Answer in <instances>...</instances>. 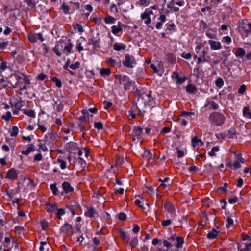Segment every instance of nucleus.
Listing matches in <instances>:
<instances>
[{
  "label": "nucleus",
  "instance_id": "obj_7",
  "mask_svg": "<svg viewBox=\"0 0 251 251\" xmlns=\"http://www.w3.org/2000/svg\"><path fill=\"white\" fill-rule=\"evenodd\" d=\"M60 232L67 236H71L74 234V228L71 224L65 223L60 227Z\"/></svg>",
  "mask_w": 251,
  "mask_h": 251
},
{
  "label": "nucleus",
  "instance_id": "obj_42",
  "mask_svg": "<svg viewBox=\"0 0 251 251\" xmlns=\"http://www.w3.org/2000/svg\"><path fill=\"white\" fill-rule=\"evenodd\" d=\"M151 0H138L137 4L141 7L148 6Z\"/></svg>",
  "mask_w": 251,
  "mask_h": 251
},
{
  "label": "nucleus",
  "instance_id": "obj_55",
  "mask_svg": "<svg viewBox=\"0 0 251 251\" xmlns=\"http://www.w3.org/2000/svg\"><path fill=\"white\" fill-rule=\"evenodd\" d=\"M234 153L236 155V159L238 160L240 164H244L246 162V160L243 158L240 153L238 152L237 153L236 152H234Z\"/></svg>",
  "mask_w": 251,
  "mask_h": 251
},
{
  "label": "nucleus",
  "instance_id": "obj_32",
  "mask_svg": "<svg viewBox=\"0 0 251 251\" xmlns=\"http://www.w3.org/2000/svg\"><path fill=\"white\" fill-rule=\"evenodd\" d=\"M96 213V210L93 207H89L87 208V210L84 212V215L86 217L91 218L93 217Z\"/></svg>",
  "mask_w": 251,
  "mask_h": 251
},
{
  "label": "nucleus",
  "instance_id": "obj_10",
  "mask_svg": "<svg viewBox=\"0 0 251 251\" xmlns=\"http://www.w3.org/2000/svg\"><path fill=\"white\" fill-rule=\"evenodd\" d=\"M203 45L201 43H198L197 46L195 47V51L197 54H199V56L201 57L203 59H208L209 57H206L207 54V51L205 50L204 49L200 52V50L201 49H202Z\"/></svg>",
  "mask_w": 251,
  "mask_h": 251
},
{
  "label": "nucleus",
  "instance_id": "obj_24",
  "mask_svg": "<svg viewBox=\"0 0 251 251\" xmlns=\"http://www.w3.org/2000/svg\"><path fill=\"white\" fill-rule=\"evenodd\" d=\"M158 20L159 21L157 22L155 25V27L157 29H159L162 27L163 23L166 20V17L165 15L161 14Z\"/></svg>",
  "mask_w": 251,
  "mask_h": 251
},
{
  "label": "nucleus",
  "instance_id": "obj_48",
  "mask_svg": "<svg viewBox=\"0 0 251 251\" xmlns=\"http://www.w3.org/2000/svg\"><path fill=\"white\" fill-rule=\"evenodd\" d=\"M18 133H19L18 127L16 126H13L12 127V130L10 132V136L11 137H16L18 134Z\"/></svg>",
  "mask_w": 251,
  "mask_h": 251
},
{
  "label": "nucleus",
  "instance_id": "obj_18",
  "mask_svg": "<svg viewBox=\"0 0 251 251\" xmlns=\"http://www.w3.org/2000/svg\"><path fill=\"white\" fill-rule=\"evenodd\" d=\"M124 26V25L121 22H118L117 25H115L111 27L112 33L116 35L122 30Z\"/></svg>",
  "mask_w": 251,
  "mask_h": 251
},
{
  "label": "nucleus",
  "instance_id": "obj_34",
  "mask_svg": "<svg viewBox=\"0 0 251 251\" xmlns=\"http://www.w3.org/2000/svg\"><path fill=\"white\" fill-rule=\"evenodd\" d=\"M143 157L144 159L146 160L148 162H150L152 159V156L151 152L149 150H145Z\"/></svg>",
  "mask_w": 251,
  "mask_h": 251
},
{
  "label": "nucleus",
  "instance_id": "obj_58",
  "mask_svg": "<svg viewBox=\"0 0 251 251\" xmlns=\"http://www.w3.org/2000/svg\"><path fill=\"white\" fill-rule=\"evenodd\" d=\"M29 41L32 43H36L37 40L35 34H30L28 35Z\"/></svg>",
  "mask_w": 251,
  "mask_h": 251
},
{
  "label": "nucleus",
  "instance_id": "obj_9",
  "mask_svg": "<svg viewBox=\"0 0 251 251\" xmlns=\"http://www.w3.org/2000/svg\"><path fill=\"white\" fill-rule=\"evenodd\" d=\"M79 205L76 201H72L66 204V207L72 213L73 216L75 214V211L78 208Z\"/></svg>",
  "mask_w": 251,
  "mask_h": 251
},
{
  "label": "nucleus",
  "instance_id": "obj_22",
  "mask_svg": "<svg viewBox=\"0 0 251 251\" xmlns=\"http://www.w3.org/2000/svg\"><path fill=\"white\" fill-rule=\"evenodd\" d=\"M73 48V44L71 42V40L68 39V42L65 44L64 48V51H66L65 54L66 55H68L71 53V51Z\"/></svg>",
  "mask_w": 251,
  "mask_h": 251
},
{
  "label": "nucleus",
  "instance_id": "obj_1",
  "mask_svg": "<svg viewBox=\"0 0 251 251\" xmlns=\"http://www.w3.org/2000/svg\"><path fill=\"white\" fill-rule=\"evenodd\" d=\"M135 94L138 97V101L144 105H151L153 100L151 91L146 88L136 89Z\"/></svg>",
  "mask_w": 251,
  "mask_h": 251
},
{
  "label": "nucleus",
  "instance_id": "obj_4",
  "mask_svg": "<svg viewBox=\"0 0 251 251\" xmlns=\"http://www.w3.org/2000/svg\"><path fill=\"white\" fill-rule=\"evenodd\" d=\"M125 60L123 62V65L128 68H133L136 64L135 57L129 54L125 55Z\"/></svg>",
  "mask_w": 251,
  "mask_h": 251
},
{
  "label": "nucleus",
  "instance_id": "obj_33",
  "mask_svg": "<svg viewBox=\"0 0 251 251\" xmlns=\"http://www.w3.org/2000/svg\"><path fill=\"white\" fill-rule=\"evenodd\" d=\"M167 60L170 63L173 64L176 62V57L172 53H168L166 55Z\"/></svg>",
  "mask_w": 251,
  "mask_h": 251
},
{
  "label": "nucleus",
  "instance_id": "obj_6",
  "mask_svg": "<svg viewBox=\"0 0 251 251\" xmlns=\"http://www.w3.org/2000/svg\"><path fill=\"white\" fill-rule=\"evenodd\" d=\"M143 133V129L139 126H134L131 133V136L133 141H138L141 138Z\"/></svg>",
  "mask_w": 251,
  "mask_h": 251
},
{
  "label": "nucleus",
  "instance_id": "obj_54",
  "mask_svg": "<svg viewBox=\"0 0 251 251\" xmlns=\"http://www.w3.org/2000/svg\"><path fill=\"white\" fill-rule=\"evenodd\" d=\"M215 83L216 86L219 88H222L224 84L223 79L220 77L218 78L215 80Z\"/></svg>",
  "mask_w": 251,
  "mask_h": 251
},
{
  "label": "nucleus",
  "instance_id": "obj_41",
  "mask_svg": "<svg viewBox=\"0 0 251 251\" xmlns=\"http://www.w3.org/2000/svg\"><path fill=\"white\" fill-rule=\"evenodd\" d=\"M243 115L244 117L251 119V110H250L249 107L245 106L243 108Z\"/></svg>",
  "mask_w": 251,
  "mask_h": 251
},
{
  "label": "nucleus",
  "instance_id": "obj_21",
  "mask_svg": "<svg viewBox=\"0 0 251 251\" xmlns=\"http://www.w3.org/2000/svg\"><path fill=\"white\" fill-rule=\"evenodd\" d=\"M227 139H233L236 137V131L234 128L231 127L228 131H226Z\"/></svg>",
  "mask_w": 251,
  "mask_h": 251
},
{
  "label": "nucleus",
  "instance_id": "obj_63",
  "mask_svg": "<svg viewBox=\"0 0 251 251\" xmlns=\"http://www.w3.org/2000/svg\"><path fill=\"white\" fill-rule=\"evenodd\" d=\"M11 113L10 111H7L5 114L3 115L1 118L2 119L5 120L6 121H8L11 118Z\"/></svg>",
  "mask_w": 251,
  "mask_h": 251
},
{
  "label": "nucleus",
  "instance_id": "obj_19",
  "mask_svg": "<svg viewBox=\"0 0 251 251\" xmlns=\"http://www.w3.org/2000/svg\"><path fill=\"white\" fill-rule=\"evenodd\" d=\"M24 101L20 99L19 100H17L14 103H10V105L12 108L22 110V107L24 106Z\"/></svg>",
  "mask_w": 251,
  "mask_h": 251
},
{
  "label": "nucleus",
  "instance_id": "obj_60",
  "mask_svg": "<svg viewBox=\"0 0 251 251\" xmlns=\"http://www.w3.org/2000/svg\"><path fill=\"white\" fill-rule=\"evenodd\" d=\"M57 162L60 164V168L62 170L65 169L66 168V162L62 159L58 158Z\"/></svg>",
  "mask_w": 251,
  "mask_h": 251
},
{
  "label": "nucleus",
  "instance_id": "obj_39",
  "mask_svg": "<svg viewBox=\"0 0 251 251\" xmlns=\"http://www.w3.org/2000/svg\"><path fill=\"white\" fill-rule=\"evenodd\" d=\"M201 225H203V226H204L209 220L208 215L206 212H203L201 214Z\"/></svg>",
  "mask_w": 251,
  "mask_h": 251
},
{
  "label": "nucleus",
  "instance_id": "obj_26",
  "mask_svg": "<svg viewBox=\"0 0 251 251\" xmlns=\"http://www.w3.org/2000/svg\"><path fill=\"white\" fill-rule=\"evenodd\" d=\"M62 188L66 193H68L74 191V188L68 182H64L62 184Z\"/></svg>",
  "mask_w": 251,
  "mask_h": 251
},
{
  "label": "nucleus",
  "instance_id": "obj_17",
  "mask_svg": "<svg viewBox=\"0 0 251 251\" xmlns=\"http://www.w3.org/2000/svg\"><path fill=\"white\" fill-rule=\"evenodd\" d=\"M18 177L17 171L14 169L11 168L8 170L7 173L6 178L10 179H16Z\"/></svg>",
  "mask_w": 251,
  "mask_h": 251
},
{
  "label": "nucleus",
  "instance_id": "obj_49",
  "mask_svg": "<svg viewBox=\"0 0 251 251\" xmlns=\"http://www.w3.org/2000/svg\"><path fill=\"white\" fill-rule=\"evenodd\" d=\"M65 214V210L63 208H57V210H56V215L57 216V217L59 219H62V216H63Z\"/></svg>",
  "mask_w": 251,
  "mask_h": 251
},
{
  "label": "nucleus",
  "instance_id": "obj_27",
  "mask_svg": "<svg viewBox=\"0 0 251 251\" xmlns=\"http://www.w3.org/2000/svg\"><path fill=\"white\" fill-rule=\"evenodd\" d=\"M219 233V230H217V229L213 228L207 233V237L209 239H214L218 236Z\"/></svg>",
  "mask_w": 251,
  "mask_h": 251
},
{
  "label": "nucleus",
  "instance_id": "obj_44",
  "mask_svg": "<svg viewBox=\"0 0 251 251\" xmlns=\"http://www.w3.org/2000/svg\"><path fill=\"white\" fill-rule=\"evenodd\" d=\"M49 247V245L47 242H41L39 250L40 251H48Z\"/></svg>",
  "mask_w": 251,
  "mask_h": 251
},
{
  "label": "nucleus",
  "instance_id": "obj_56",
  "mask_svg": "<svg viewBox=\"0 0 251 251\" xmlns=\"http://www.w3.org/2000/svg\"><path fill=\"white\" fill-rule=\"evenodd\" d=\"M78 163L80 165L81 170H83L86 166V162L81 157L78 158Z\"/></svg>",
  "mask_w": 251,
  "mask_h": 251
},
{
  "label": "nucleus",
  "instance_id": "obj_53",
  "mask_svg": "<svg viewBox=\"0 0 251 251\" xmlns=\"http://www.w3.org/2000/svg\"><path fill=\"white\" fill-rule=\"evenodd\" d=\"M219 147L218 146H215L213 147L211 151L208 152V155L210 156H214L216 155L215 152L219 151Z\"/></svg>",
  "mask_w": 251,
  "mask_h": 251
},
{
  "label": "nucleus",
  "instance_id": "obj_12",
  "mask_svg": "<svg viewBox=\"0 0 251 251\" xmlns=\"http://www.w3.org/2000/svg\"><path fill=\"white\" fill-rule=\"evenodd\" d=\"M165 210L171 214H174L176 212L175 206L170 201H166L164 203Z\"/></svg>",
  "mask_w": 251,
  "mask_h": 251
},
{
  "label": "nucleus",
  "instance_id": "obj_29",
  "mask_svg": "<svg viewBox=\"0 0 251 251\" xmlns=\"http://www.w3.org/2000/svg\"><path fill=\"white\" fill-rule=\"evenodd\" d=\"M35 146L33 144H30L28 145V148L25 150L22 151L21 153L25 155H28L30 152L35 151Z\"/></svg>",
  "mask_w": 251,
  "mask_h": 251
},
{
  "label": "nucleus",
  "instance_id": "obj_37",
  "mask_svg": "<svg viewBox=\"0 0 251 251\" xmlns=\"http://www.w3.org/2000/svg\"><path fill=\"white\" fill-rule=\"evenodd\" d=\"M23 113L28 117L31 118H35L36 116V114L34 110L32 109H25L23 110Z\"/></svg>",
  "mask_w": 251,
  "mask_h": 251
},
{
  "label": "nucleus",
  "instance_id": "obj_14",
  "mask_svg": "<svg viewBox=\"0 0 251 251\" xmlns=\"http://www.w3.org/2000/svg\"><path fill=\"white\" fill-rule=\"evenodd\" d=\"M8 68L7 63L0 59V83L4 81V78L2 75V72Z\"/></svg>",
  "mask_w": 251,
  "mask_h": 251
},
{
  "label": "nucleus",
  "instance_id": "obj_43",
  "mask_svg": "<svg viewBox=\"0 0 251 251\" xmlns=\"http://www.w3.org/2000/svg\"><path fill=\"white\" fill-rule=\"evenodd\" d=\"M110 70L108 68H101L100 71V75L101 76H108L110 74Z\"/></svg>",
  "mask_w": 251,
  "mask_h": 251
},
{
  "label": "nucleus",
  "instance_id": "obj_36",
  "mask_svg": "<svg viewBox=\"0 0 251 251\" xmlns=\"http://www.w3.org/2000/svg\"><path fill=\"white\" fill-rule=\"evenodd\" d=\"M206 35L209 38L216 39V32L212 29H208L206 32Z\"/></svg>",
  "mask_w": 251,
  "mask_h": 251
},
{
  "label": "nucleus",
  "instance_id": "obj_47",
  "mask_svg": "<svg viewBox=\"0 0 251 251\" xmlns=\"http://www.w3.org/2000/svg\"><path fill=\"white\" fill-rule=\"evenodd\" d=\"M235 54L236 56L242 57L245 54V51L243 48H239L237 49Z\"/></svg>",
  "mask_w": 251,
  "mask_h": 251
},
{
  "label": "nucleus",
  "instance_id": "obj_51",
  "mask_svg": "<svg viewBox=\"0 0 251 251\" xmlns=\"http://www.w3.org/2000/svg\"><path fill=\"white\" fill-rule=\"evenodd\" d=\"M105 61L110 66H114L116 65V61L111 57L106 58Z\"/></svg>",
  "mask_w": 251,
  "mask_h": 251
},
{
  "label": "nucleus",
  "instance_id": "obj_2",
  "mask_svg": "<svg viewBox=\"0 0 251 251\" xmlns=\"http://www.w3.org/2000/svg\"><path fill=\"white\" fill-rule=\"evenodd\" d=\"M184 243V238L178 236L176 234H174L170 237L168 238L167 240H164L163 244L164 247L168 249L173 247H175L178 249L182 247Z\"/></svg>",
  "mask_w": 251,
  "mask_h": 251
},
{
  "label": "nucleus",
  "instance_id": "obj_46",
  "mask_svg": "<svg viewBox=\"0 0 251 251\" xmlns=\"http://www.w3.org/2000/svg\"><path fill=\"white\" fill-rule=\"evenodd\" d=\"M174 3V0H172L167 5L168 8L172 9L175 12H177L179 10V8L176 7Z\"/></svg>",
  "mask_w": 251,
  "mask_h": 251
},
{
  "label": "nucleus",
  "instance_id": "obj_5",
  "mask_svg": "<svg viewBox=\"0 0 251 251\" xmlns=\"http://www.w3.org/2000/svg\"><path fill=\"white\" fill-rule=\"evenodd\" d=\"M44 142L50 148H52L55 144V135L53 132H49L45 135Z\"/></svg>",
  "mask_w": 251,
  "mask_h": 251
},
{
  "label": "nucleus",
  "instance_id": "obj_3",
  "mask_svg": "<svg viewBox=\"0 0 251 251\" xmlns=\"http://www.w3.org/2000/svg\"><path fill=\"white\" fill-rule=\"evenodd\" d=\"M209 120L211 124L216 126H220L225 122L226 117L221 113L213 112L210 114Z\"/></svg>",
  "mask_w": 251,
  "mask_h": 251
},
{
  "label": "nucleus",
  "instance_id": "obj_30",
  "mask_svg": "<svg viewBox=\"0 0 251 251\" xmlns=\"http://www.w3.org/2000/svg\"><path fill=\"white\" fill-rule=\"evenodd\" d=\"M66 149L69 151H74L75 150H77L78 148L76 147V144L74 142H70L67 143L66 145Z\"/></svg>",
  "mask_w": 251,
  "mask_h": 251
},
{
  "label": "nucleus",
  "instance_id": "obj_23",
  "mask_svg": "<svg viewBox=\"0 0 251 251\" xmlns=\"http://www.w3.org/2000/svg\"><path fill=\"white\" fill-rule=\"evenodd\" d=\"M126 45L123 43L116 42L113 45V49L116 51L124 50L126 49Z\"/></svg>",
  "mask_w": 251,
  "mask_h": 251
},
{
  "label": "nucleus",
  "instance_id": "obj_35",
  "mask_svg": "<svg viewBox=\"0 0 251 251\" xmlns=\"http://www.w3.org/2000/svg\"><path fill=\"white\" fill-rule=\"evenodd\" d=\"M60 9L62 10L64 14L68 15L71 13V12H70V7L65 2L63 3V4H62L60 7Z\"/></svg>",
  "mask_w": 251,
  "mask_h": 251
},
{
  "label": "nucleus",
  "instance_id": "obj_59",
  "mask_svg": "<svg viewBox=\"0 0 251 251\" xmlns=\"http://www.w3.org/2000/svg\"><path fill=\"white\" fill-rule=\"evenodd\" d=\"M215 136L218 139L226 140L227 139L226 138V132L223 133H220L216 134Z\"/></svg>",
  "mask_w": 251,
  "mask_h": 251
},
{
  "label": "nucleus",
  "instance_id": "obj_50",
  "mask_svg": "<svg viewBox=\"0 0 251 251\" xmlns=\"http://www.w3.org/2000/svg\"><path fill=\"white\" fill-rule=\"evenodd\" d=\"M47 145L46 144V143H40L38 145V151L40 152V151H43L46 152L48 151V149L47 147Z\"/></svg>",
  "mask_w": 251,
  "mask_h": 251
},
{
  "label": "nucleus",
  "instance_id": "obj_40",
  "mask_svg": "<svg viewBox=\"0 0 251 251\" xmlns=\"http://www.w3.org/2000/svg\"><path fill=\"white\" fill-rule=\"evenodd\" d=\"M197 90V87L195 86L192 85V84H189L186 88V92L190 94H192L196 92Z\"/></svg>",
  "mask_w": 251,
  "mask_h": 251
},
{
  "label": "nucleus",
  "instance_id": "obj_57",
  "mask_svg": "<svg viewBox=\"0 0 251 251\" xmlns=\"http://www.w3.org/2000/svg\"><path fill=\"white\" fill-rule=\"evenodd\" d=\"M138 243V239L137 237H133L131 242H130V245L131 247V248H135Z\"/></svg>",
  "mask_w": 251,
  "mask_h": 251
},
{
  "label": "nucleus",
  "instance_id": "obj_20",
  "mask_svg": "<svg viewBox=\"0 0 251 251\" xmlns=\"http://www.w3.org/2000/svg\"><path fill=\"white\" fill-rule=\"evenodd\" d=\"M226 166H228L229 168H230L231 169L235 170L237 169H239L241 168V165L239 162L238 160L237 161H235L233 162L231 161H229L227 164Z\"/></svg>",
  "mask_w": 251,
  "mask_h": 251
},
{
  "label": "nucleus",
  "instance_id": "obj_52",
  "mask_svg": "<svg viewBox=\"0 0 251 251\" xmlns=\"http://www.w3.org/2000/svg\"><path fill=\"white\" fill-rule=\"evenodd\" d=\"M51 81L53 82L56 86L58 88H61L62 87V82L61 80L56 77H53L51 78Z\"/></svg>",
  "mask_w": 251,
  "mask_h": 251
},
{
  "label": "nucleus",
  "instance_id": "obj_11",
  "mask_svg": "<svg viewBox=\"0 0 251 251\" xmlns=\"http://www.w3.org/2000/svg\"><path fill=\"white\" fill-rule=\"evenodd\" d=\"M120 83L123 84L124 88L126 90L130 89L131 86V82L128 76L125 75L119 78Z\"/></svg>",
  "mask_w": 251,
  "mask_h": 251
},
{
  "label": "nucleus",
  "instance_id": "obj_16",
  "mask_svg": "<svg viewBox=\"0 0 251 251\" xmlns=\"http://www.w3.org/2000/svg\"><path fill=\"white\" fill-rule=\"evenodd\" d=\"M100 39H96L94 38H92L90 39L88 41V45H91L93 46V48L96 50H99L100 46Z\"/></svg>",
  "mask_w": 251,
  "mask_h": 251
},
{
  "label": "nucleus",
  "instance_id": "obj_62",
  "mask_svg": "<svg viewBox=\"0 0 251 251\" xmlns=\"http://www.w3.org/2000/svg\"><path fill=\"white\" fill-rule=\"evenodd\" d=\"M169 180V178L168 177H165L163 179L162 182L160 184L159 187L165 188L166 186L169 185L168 183V181Z\"/></svg>",
  "mask_w": 251,
  "mask_h": 251
},
{
  "label": "nucleus",
  "instance_id": "obj_28",
  "mask_svg": "<svg viewBox=\"0 0 251 251\" xmlns=\"http://www.w3.org/2000/svg\"><path fill=\"white\" fill-rule=\"evenodd\" d=\"M192 145L194 148L199 147L203 146V143L201 139H198L197 137H194L192 139Z\"/></svg>",
  "mask_w": 251,
  "mask_h": 251
},
{
  "label": "nucleus",
  "instance_id": "obj_45",
  "mask_svg": "<svg viewBox=\"0 0 251 251\" xmlns=\"http://www.w3.org/2000/svg\"><path fill=\"white\" fill-rule=\"evenodd\" d=\"M116 19L111 16L108 15L104 19V22L106 24H113L115 23Z\"/></svg>",
  "mask_w": 251,
  "mask_h": 251
},
{
  "label": "nucleus",
  "instance_id": "obj_31",
  "mask_svg": "<svg viewBox=\"0 0 251 251\" xmlns=\"http://www.w3.org/2000/svg\"><path fill=\"white\" fill-rule=\"evenodd\" d=\"M77 150H78V154L79 157H81V156H82L83 154H84V155L86 157H88L89 152V150L88 148L85 147L81 149L78 148Z\"/></svg>",
  "mask_w": 251,
  "mask_h": 251
},
{
  "label": "nucleus",
  "instance_id": "obj_8",
  "mask_svg": "<svg viewBox=\"0 0 251 251\" xmlns=\"http://www.w3.org/2000/svg\"><path fill=\"white\" fill-rule=\"evenodd\" d=\"M153 14V11L150 8H147L145 9L143 13L141 15V18L144 20V23L149 26V25L151 23V20L150 18V15Z\"/></svg>",
  "mask_w": 251,
  "mask_h": 251
},
{
  "label": "nucleus",
  "instance_id": "obj_61",
  "mask_svg": "<svg viewBox=\"0 0 251 251\" xmlns=\"http://www.w3.org/2000/svg\"><path fill=\"white\" fill-rule=\"evenodd\" d=\"M25 1L31 8H35L36 6V3L34 0H25Z\"/></svg>",
  "mask_w": 251,
  "mask_h": 251
},
{
  "label": "nucleus",
  "instance_id": "obj_38",
  "mask_svg": "<svg viewBox=\"0 0 251 251\" xmlns=\"http://www.w3.org/2000/svg\"><path fill=\"white\" fill-rule=\"evenodd\" d=\"M120 235L122 240L126 243H128L130 239V236L123 231H120Z\"/></svg>",
  "mask_w": 251,
  "mask_h": 251
},
{
  "label": "nucleus",
  "instance_id": "obj_13",
  "mask_svg": "<svg viewBox=\"0 0 251 251\" xmlns=\"http://www.w3.org/2000/svg\"><path fill=\"white\" fill-rule=\"evenodd\" d=\"M211 50H218L222 48V45L220 42L210 40L208 41Z\"/></svg>",
  "mask_w": 251,
  "mask_h": 251
},
{
  "label": "nucleus",
  "instance_id": "obj_25",
  "mask_svg": "<svg viewBox=\"0 0 251 251\" xmlns=\"http://www.w3.org/2000/svg\"><path fill=\"white\" fill-rule=\"evenodd\" d=\"M58 204L56 202L47 204V211L48 213H52L57 210Z\"/></svg>",
  "mask_w": 251,
  "mask_h": 251
},
{
  "label": "nucleus",
  "instance_id": "obj_64",
  "mask_svg": "<svg viewBox=\"0 0 251 251\" xmlns=\"http://www.w3.org/2000/svg\"><path fill=\"white\" fill-rule=\"evenodd\" d=\"M16 85L20 91H23L27 89L26 85H23L21 81H17L16 83Z\"/></svg>",
  "mask_w": 251,
  "mask_h": 251
},
{
  "label": "nucleus",
  "instance_id": "obj_15",
  "mask_svg": "<svg viewBox=\"0 0 251 251\" xmlns=\"http://www.w3.org/2000/svg\"><path fill=\"white\" fill-rule=\"evenodd\" d=\"M210 106L209 108L213 110H217L219 108V105L213 100H210L207 99L205 103L204 104V107L205 108L208 107Z\"/></svg>",
  "mask_w": 251,
  "mask_h": 251
}]
</instances>
